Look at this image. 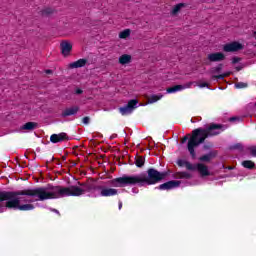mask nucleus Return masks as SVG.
I'll use <instances>...</instances> for the list:
<instances>
[{"instance_id":"obj_4","label":"nucleus","mask_w":256,"mask_h":256,"mask_svg":"<svg viewBox=\"0 0 256 256\" xmlns=\"http://www.w3.org/2000/svg\"><path fill=\"white\" fill-rule=\"evenodd\" d=\"M80 186H53L54 194L56 199H63V197H81V195H85V193H91V191L97 190L99 186H95L93 183H81L78 182Z\"/></svg>"},{"instance_id":"obj_37","label":"nucleus","mask_w":256,"mask_h":256,"mask_svg":"<svg viewBox=\"0 0 256 256\" xmlns=\"http://www.w3.org/2000/svg\"><path fill=\"white\" fill-rule=\"evenodd\" d=\"M118 209H119V211H121V209H123V202L122 201L118 202Z\"/></svg>"},{"instance_id":"obj_40","label":"nucleus","mask_w":256,"mask_h":256,"mask_svg":"<svg viewBox=\"0 0 256 256\" xmlns=\"http://www.w3.org/2000/svg\"><path fill=\"white\" fill-rule=\"evenodd\" d=\"M52 211H53L54 213H57V215H61V214L59 213V210H57V209H52Z\"/></svg>"},{"instance_id":"obj_35","label":"nucleus","mask_w":256,"mask_h":256,"mask_svg":"<svg viewBox=\"0 0 256 256\" xmlns=\"http://www.w3.org/2000/svg\"><path fill=\"white\" fill-rule=\"evenodd\" d=\"M189 140V136H184L183 138H182V140H181V143L183 144V143H187V141Z\"/></svg>"},{"instance_id":"obj_6","label":"nucleus","mask_w":256,"mask_h":256,"mask_svg":"<svg viewBox=\"0 0 256 256\" xmlns=\"http://www.w3.org/2000/svg\"><path fill=\"white\" fill-rule=\"evenodd\" d=\"M137 103H139V101H137V99L130 100L127 103V105L119 108V113L123 116L131 115V113H133V110H135L137 108Z\"/></svg>"},{"instance_id":"obj_29","label":"nucleus","mask_w":256,"mask_h":256,"mask_svg":"<svg viewBox=\"0 0 256 256\" xmlns=\"http://www.w3.org/2000/svg\"><path fill=\"white\" fill-rule=\"evenodd\" d=\"M220 71H223V64H218L216 67L211 68V73H219Z\"/></svg>"},{"instance_id":"obj_34","label":"nucleus","mask_w":256,"mask_h":256,"mask_svg":"<svg viewBox=\"0 0 256 256\" xmlns=\"http://www.w3.org/2000/svg\"><path fill=\"white\" fill-rule=\"evenodd\" d=\"M211 147H213V144L208 143V144H205V145L203 146V149H204V151H209V149H211Z\"/></svg>"},{"instance_id":"obj_13","label":"nucleus","mask_w":256,"mask_h":256,"mask_svg":"<svg viewBox=\"0 0 256 256\" xmlns=\"http://www.w3.org/2000/svg\"><path fill=\"white\" fill-rule=\"evenodd\" d=\"M217 155H219V152L210 151L208 154L199 157V161H201V163H210L212 159H215V157H217Z\"/></svg>"},{"instance_id":"obj_33","label":"nucleus","mask_w":256,"mask_h":256,"mask_svg":"<svg viewBox=\"0 0 256 256\" xmlns=\"http://www.w3.org/2000/svg\"><path fill=\"white\" fill-rule=\"evenodd\" d=\"M239 61H241V58H239V57H237V56H235V57L232 58V64H233V65H236V63H239Z\"/></svg>"},{"instance_id":"obj_19","label":"nucleus","mask_w":256,"mask_h":256,"mask_svg":"<svg viewBox=\"0 0 256 256\" xmlns=\"http://www.w3.org/2000/svg\"><path fill=\"white\" fill-rule=\"evenodd\" d=\"M193 177L189 172H176L174 179H191Z\"/></svg>"},{"instance_id":"obj_44","label":"nucleus","mask_w":256,"mask_h":256,"mask_svg":"<svg viewBox=\"0 0 256 256\" xmlns=\"http://www.w3.org/2000/svg\"><path fill=\"white\" fill-rule=\"evenodd\" d=\"M229 169H233V167H229Z\"/></svg>"},{"instance_id":"obj_20","label":"nucleus","mask_w":256,"mask_h":256,"mask_svg":"<svg viewBox=\"0 0 256 256\" xmlns=\"http://www.w3.org/2000/svg\"><path fill=\"white\" fill-rule=\"evenodd\" d=\"M120 65H127V63H131V55L129 54H123L119 58Z\"/></svg>"},{"instance_id":"obj_15","label":"nucleus","mask_w":256,"mask_h":256,"mask_svg":"<svg viewBox=\"0 0 256 256\" xmlns=\"http://www.w3.org/2000/svg\"><path fill=\"white\" fill-rule=\"evenodd\" d=\"M77 113H79V106H73L62 111L61 117H71V115H77Z\"/></svg>"},{"instance_id":"obj_28","label":"nucleus","mask_w":256,"mask_h":256,"mask_svg":"<svg viewBox=\"0 0 256 256\" xmlns=\"http://www.w3.org/2000/svg\"><path fill=\"white\" fill-rule=\"evenodd\" d=\"M184 6L185 4L183 3L177 4L172 10L173 15H177V13H179V11H181V8Z\"/></svg>"},{"instance_id":"obj_23","label":"nucleus","mask_w":256,"mask_h":256,"mask_svg":"<svg viewBox=\"0 0 256 256\" xmlns=\"http://www.w3.org/2000/svg\"><path fill=\"white\" fill-rule=\"evenodd\" d=\"M242 166L245 169H255V162H253L251 160H245L242 162Z\"/></svg>"},{"instance_id":"obj_38","label":"nucleus","mask_w":256,"mask_h":256,"mask_svg":"<svg viewBox=\"0 0 256 256\" xmlns=\"http://www.w3.org/2000/svg\"><path fill=\"white\" fill-rule=\"evenodd\" d=\"M200 87L203 88V87H209V84L206 83V82H203L200 84Z\"/></svg>"},{"instance_id":"obj_42","label":"nucleus","mask_w":256,"mask_h":256,"mask_svg":"<svg viewBox=\"0 0 256 256\" xmlns=\"http://www.w3.org/2000/svg\"><path fill=\"white\" fill-rule=\"evenodd\" d=\"M62 159H63V161H65V159H67V157L63 156Z\"/></svg>"},{"instance_id":"obj_22","label":"nucleus","mask_w":256,"mask_h":256,"mask_svg":"<svg viewBox=\"0 0 256 256\" xmlns=\"http://www.w3.org/2000/svg\"><path fill=\"white\" fill-rule=\"evenodd\" d=\"M160 99H163V95L159 94V95H151L148 98V103L153 104V103H157V101H160Z\"/></svg>"},{"instance_id":"obj_30","label":"nucleus","mask_w":256,"mask_h":256,"mask_svg":"<svg viewBox=\"0 0 256 256\" xmlns=\"http://www.w3.org/2000/svg\"><path fill=\"white\" fill-rule=\"evenodd\" d=\"M252 157H256V146H249L246 148Z\"/></svg>"},{"instance_id":"obj_24","label":"nucleus","mask_w":256,"mask_h":256,"mask_svg":"<svg viewBox=\"0 0 256 256\" xmlns=\"http://www.w3.org/2000/svg\"><path fill=\"white\" fill-rule=\"evenodd\" d=\"M230 150H231V151H235V150H236V151L243 152V151H244V147H243V144H241V143H236V144L230 146Z\"/></svg>"},{"instance_id":"obj_5","label":"nucleus","mask_w":256,"mask_h":256,"mask_svg":"<svg viewBox=\"0 0 256 256\" xmlns=\"http://www.w3.org/2000/svg\"><path fill=\"white\" fill-rule=\"evenodd\" d=\"M219 61H225V54L222 52H214L207 55L204 59V65H211V63H217Z\"/></svg>"},{"instance_id":"obj_25","label":"nucleus","mask_w":256,"mask_h":256,"mask_svg":"<svg viewBox=\"0 0 256 256\" xmlns=\"http://www.w3.org/2000/svg\"><path fill=\"white\" fill-rule=\"evenodd\" d=\"M54 11L55 10H53V8H44L43 10H41V15L47 17L49 15H53Z\"/></svg>"},{"instance_id":"obj_12","label":"nucleus","mask_w":256,"mask_h":256,"mask_svg":"<svg viewBox=\"0 0 256 256\" xmlns=\"http://www.w3.org/2000/svg\"><path fill=\"white\" fill-rule=\"evenodd\" d=\"M60 49L64 57H69V55H71V51H73V45L71 44V42L62 41L60 43Z\"/></svg>"},{"instance_id":"obj_31","label":"nucleus","mask_w":256,"mask_h":256,"mask_svg":"<svg viewBox=\"0 0 256 256\" xmlns=\"http://www.w3.org/2000/svg\"><path fill=\"white\" fill-rule=\"evenodd\" d=\"M235 87L236 89H245L248 87V84L247 83H244V82H237L235 84Z\"/></svg>"},{"instance_id":"obj_7","label":"nucleus","mask_w":256,"mask_h":256,"mask_svg":"<svg viewBox=\"0 0 256 256\" xmlns=\"http://www.w3.org/2000/svg\"><path fill=\"white\" fill-rule=\"evenodd\" d=\"M98 191H100L101 197H115V195H119V190L115 188H109L106 186H98Z\"/></svg>"},{"instance_id":"obj_43","label":"nucleus","mask_w":256,"mask_h":256,"mask_svg":"<svg viewBox=\"0 0 256 256\" xmlns=\"http://www.w3.org/2000/svg\"><path fill=\"white\" fill-rule=\"evenodd\" d=\"M236 69H237V71H241V68H239V67H237Z\"/></svg>"},{"instance_id":"obj_41","label":"nucleus","mask_w":256,"mask_h":256,"mask_svg":"<svg viewBox=\"0 0 256 256\" xmlns=\"http://www.w3.org/2000/svg\"><path fill=\"white\" fill-rule=\"evenodd\" d=\"M230 121H237V117H231Z\"/></svg>"},{"instance_id":"obj_14","label":"nucleus","mask_w":256,"mask_h":256,"mask_svg":"<svg viewBox=\"0 0 256 256\" xmlns=\"http://www.w3.org/2000/svg\"><path fill=\"white\" fill-rule=\"evenodd\" d=\"M193 85V82H189L186 85H174L166 89L167 93H177V91H183V89H189Z\"/></svg>"},{"instance_id":"obj_3","label":"nucleus","mask_w":256,"mask_h":256,"mask_svg":"<svg viewBox=\"0 0 256 256\" xmlns=\"http://www.w3.org/2000/svg\"><path fill=\"white\" fill-rule=\"evenodd\" d=\"M223 131H225V125L215 123L209 124L206 128L194 129L187 144V149L192 159H196L197 157L195 147H199L201 144L205 143V140L209 139V137H217V135H221Z\"/></svg>"},{"instance_id":"obj_17","label":"nucleus","mask_w":256,"mask_h":256,"mask_svg":"<svg viewBox=\"0 0 256 256\" xmlns=\"http://www.w3.org/2000/svg\"><path fill=\"white\" fill-rule=\"evenodd\" d=\"M177 165L178 167H186V169L188 171H195V167L193 166V164L189 161H185V160H178L177 161Z\"/></svg>"},{"instance_id":"obj_2","label":"nucleus","mask_w":256,"mask_h":256,"mask_svg":"<svg viewBox=\"0 0 256 256\" xmlns=\"http://www.w3.org/2000/svg\"><path fill=\"white\" fill-rule=\"evenodd\" d=\"M147 174L142 173L140 175H123L122 177L114 178L111 180L112 187H129L133 185H138L143 187L146 185H157L161 183L163 179L169 177V171L159 172L155 168H149L146 171Z\"/></svg>"},{"instance_id":"obj_11","label":"nucleus","mask_w":256,"mask_h":256,"mask_svg":"<svg viewBox=\"0 0 256 256\" xmlns=\"http://www.w3.org/2000/svg\"><path fill=\"white\" fill-rule=\"evenodd\" d=\"M194 171H198L201 177H209L211 173L209 172V167L203 163L193 164Z\"/></svg>"},{"instance_id":"obj_18","label":"nucleus","mask_w":256,"mask_h":256,"mask_svg":"<svg viewBox=\"0 0 256 256\" xmlns=\"http://www.w3.org/2000/svg\"><path fill=\"white\" fill-rule=\"evenodd\" d=\"M39 124L37 122H27L22 126L24 131H35Z\"/></svg>"},{"instance_id":"obj_27","label":"nucleus","mask_w":256,"mask_h":256,"mask_svg":"<svg viewBox=\"0 0 256 256\" xmlns=\"http://www.w3.org/2000/svg\"><path fill=\"white\" fill-rule=\"evenodd\" d=\"M230 75H231V72H225L223 74L212 76V79H225V77H229Z\"/></svg>"},{"instance_id":"obj_16","label":"nucleus","mask_w":256,"mask_h":256,"mask_svg":"<svg viewBox=\"0 0 256 256\" xmlns=\"http://www.w3.org/2000/svg\"><path fill=\"white\" fill-rule=\"evenodd\" d=\"M85 65H87V59L82 58V59H79V60H77L75 62H72L70 64V68L71 69H79L81 67H85Z\"/></svg>"},{"instance_id":"obj_39","label":"nucleus","mask_w":256,"mask_h":256,"mask_svg":"<svg viewBox=\"0 0 256 256\" xmlns=\"http://www.w3.org/2000/svg\"><path fill=\"white\" fill-rule=\"evenodd\" d=\"M45 73H46L47 75H51V73H53V70L48 69V70L45 71Z\"/></svg>"},{"instance_id":"obj_21","label":"nucleus","mask_w":256,"mask_h":256,"mask_svg":"<svg viewBox=\"0 0 256 256\" xmlns=\"http://www.w3.org/2000/svg\"><path fill=\"white\" fill-rule=\"evenodd\" d=\"M134 163H135L136 167H138V168L143 167L145 165V156L137 155L135 157V162Z\"/></svg>"},{"instance_id":"obj_10","label":"nucleus","mask_w":256,"mask_h":256,"mask_svg":"<svg viewBox=\"0 0 256 256\" xmlns=\"http://www.w3.org/2000/svg\"><path fill=\"white\" fill-rule=\"evenodd\" d=\"M71 138L67 133L61 132L59 134H52L50 136L51 143H63V141H69Z\"/></svg>"},{"instance_id":"obj_1","label":"nucleus","mask_w":256,"mask_h":256,"mask_svg":"<svg viewBox=\"0 0 256 256\" xmlns=\"http://www.w3.org/2000/svg\"><path fill=\"white\" fill-rule=\"evenodd\" d=\"M37 197L36 201H47L49 199H57L53 185L47 187H37L34 189H25L18 191H0V203H5L6 209H18L19 211H33V204L21 205V196Z\"/></svg>"},{"instance_id":"obj_36","label":"nucleus","mask_w":256,"mask_h":256,"mask_svg":"<svg viewBox=\"0 0 256 256\" xmlns=\"http://www.w3.org/2000/svg\"><path fill=\"white\" fill-rule=\"evenodd\" d=\"M82 93H83V90H81L80 88H77V89L75 90V94H76V95H82Z\"/></svg>"},{"instance_id":"obj_26","label":"nucleus","mask_w":256,"mask_h":256,"mask_svg":"<svg viewBox=\"0 0 256 256\" xmlns=\"http://www.w3.org/2000/svg\"><path fill=\"white\" fill-rule=\"evenodd\" d=\"M129 35H131V30L126 29V30L120 32L119 37H120V39H127V37H129Z\"/></svg>"},{"instance_id":"obj_8","label":"nucleus","mask_w":256,"mask_h":256,"mask_svg":"<svg viewBox=\"0 0 256 256\" xmlns=\"http://www.w3.org/2000/svg\"><path fill=\"white\" fill-rule=\"evenodd\" d=\"M243 49V44L239 42H231L228 44H225L223 47V51L225 53H235L237 51H241Z\"/></svg>"},{"instance_id":"obj_32","label":"nucleus","mask_w":256,"mask_h":256,"mask_svg":"<svg viewBox=\"0 0 256 256\" xmlns=\"http://www.w3.org/2000/svg\"><path fill=\"white\" fill-rule=\"evenodd\" d=\"M90 121H91V118H89L88 116H85L82 119V123H84V125H89Z\"/></svg>"},{"instance_id":"obj_9","label":"nucleus","mask_w":256,"mask_h":256,"mask_svg":"<svg viewBox=\"0 0 256 256\" xmlns=\"http://www.w3.org/2000/svg\"><path fill=\"white\" fill-rule=\"evenodd\" d=\"M181 185V181L179 180H171L166 183L160 184L158 186V189L160 191H169L171 189H176V187H179Z\"/></svg>"}]
</instances>
